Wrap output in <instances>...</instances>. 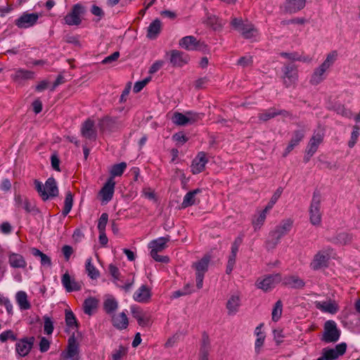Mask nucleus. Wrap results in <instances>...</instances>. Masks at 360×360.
<instances>
[{"label":"nucleus","mask_w":360,"mask_h":360,"mask_svg":"<svg viewBox=\"0 0 360 360\" xmlns=\"http://www.w3.org/2000/svg\"><path fill=\"white\" fill-rule=\"evenodd\" d=\"M293 220L290 218L283 219L275 229L269 233V239L266 241V245L274 248L280 242V240L287 235L292 228Z\"/></svg>","instance_id":"1"},{"label":"nucleus","mask_w":360,"mask_h":360,"mask_svg":"<svg viewBox=\"0 0 360 360\" xmlns=\"http://www.w3.org/2000/svg\"><path fill=\"white\" fill-rule=\"evenodd\" d=\"M34 184L35 189L44 201L47 200L49 198H54L58 195V188L53 177L49 178L44 185L37 179L34 180Z\"/></svg>","instance_id":"2"},{"label":"nucleus","mask_w":360,"mask_h":360,"mask_svg":"<svg viewBox=\"0 0 360 360\" xmlns=\"http://www.w3.org/2000/svg\"><path fill=\"white\" fill-rule=\"evenodd\" d=\"M169 240V237H160L156 240H152L148 246L151 249L150 255L151 257L158 262L168 263L169 259L167 256L159 255L158 252H162L167 248V243Z\"/></svg>","instance_id":"3"},{"label":"nucleus","mask_w":360,"mask_h":360,"mask_svg":"<svg viewBox=\"0 0 360 360\" xmlns=\"http://www.w3.org/2000/svg\"><path fill=\"white\" fill-rule=\"evenodd\" d=\"M341 332L338 328L334 321L328 320L325 322L323 333L321 340L326 343L336 342L340 337Z\"/></svg>","instance_id":"4"},{"label":"nucleus","mask_w":360,"mask_h":360,"mask_svg":"<svg viewBox=\"0 0 360 360\" xmlns=\"http://www.w3.org/2000/svg\"><path fill=\"white\" fill-rule=\"evenodd\" d=\"M210 262V257L205 255L192 265L195 270L196 287L198 290L202 288L204 276L208 270Z\"/></svg>","instance_id":"5"},{"label":"nucleus","mask_w":360,"mask_h":360,"mask_svg":"<svg viewBox=\"0 0 360 360\" xmlns=\"http://www.w3.org/2000/svg\"><path fill=\"white\" fill-rule=\"evenodd\" d=\"M282 80L283 85L286 88L294 86L298 79V71L295 65L288 63L285 65L282 68Z\"/></svg>","instance_id":"6"},{"label":"nucleus","mask_w":360,"mask_h":360,"mask_svg":"<svg viewBox=\"0 0 360 360\" xmlns=\"http://www.w3.org/2000/svg\"><path fill=\"white\" fill-rule=\"evenodd\" d=\"M85 8L80 4H75L70 12H69L65 17V23L68 25H79L82 22V16L85 13Z\"/></svg>","instance_id":"7"},{"label":"nucleus","mask_w":360,"mask_h":360,"mask_svg":"<svg viewBox=\"0 0 360 360\" xmlns=\"http://www.w3.org/2000/svg\"><path fill=\"white\" fill-rule=\"evenodd\" d=\"M321 195L314 193L309 209L310 221L313 225H319L321 222Z\"/></svg>","instance_id":"8"},{"label":"nucleus","mask_w":360,"mask_h":360,"mask_svg":"<svg viewBox=\"0 0 360 360\" xmlns=\"http://www.w3.org/2000/svg\"><path fill=\"white\" fill-rule=\"evenodd\" d=\"M331 249L319 251L314 256L310 263V267L314 271L328 266V261L331 255Z\"/></svg>","instance_id":"9"},{"label":"nucleus","mask_w":360,"mask_h":360,"mask_svg":"<svg viewBox=\"0 0 360 360\" xmlns=\"http://www.w3.org/2000/svg\"><path fill=\"white\" fill-rule=\"evenodd\" d=\"M98 127L101 131L114 132L123 127V124L116 117L105 116L99 120Z\"/></svg>","instance_id":"10"},{"label":"nucleus","mask_w":360,"mask_h":360,"mask_svg":"<svg viewBox=\"0 0 360 360\" xmlns=\"http://www.w3.org/2000/svg\"><path fill=\"white\" fill-rule=\"evenodd\" d=\"M166 56L174 68H181L190 60L187 53L176 49L167 52Z\"/></svg>","instance_id":"11"},{"label":"nucleus","mask_w":360,"mask_h":360,"mask_svg":"<svg viewBox=\"0 0 360 360\" xmlns=\"http://www.w3.org/2000/svg\"><path fill=\"white\" fill-rule=\"evenodd\" d=\"M282 276L280 274H270L264 277L263 279H258L256 285L258 288L264 292H267L274 288L276 285L281 282Z\"/></svg>","instance_id":"12"},{"label":"nucleus","mask_w":360,"mask_h":360,"mask_svg":"<svg viewBox=\"0 0 360 360\" xmlns=\"http://www.w3.org/2000/svg\"><path fill=\"white\" fill-rule=\"evenodd\" d=\"M179 44L188 51H203L206 47L203 41L197 40L193 36H186L181 38Z\"/></svg>","instance_id":"13"},{"label":"nucleus","mask_w":360,"mask_h":360,"mask_svg":"<svg viewBox=\"0 0 360 360\" xmlns=\"http://www.w3.org/2000/svg\"><path fill=\"white\" fill-rule=\"evenodd\" d=\"M34 342V338H24L19 340L15 344V351L20 357H25L31 351Z\"/></svg>","instance_id":"14"},{"label":"nucleus","mask_w":360,"mask_h":360,"mask_svg":"<svg viewBox=\"0 0 360 360\" xmlns=\"http://www.w3.org/2000/svg\"><path fill=\"white\" fill-rule=\"evenodd\" d=\"M347 344L341 342L335 346V349L325 348L323 349L322 357L324 360H335L339 356L343 355L346 352Z\"/></svg>","instance_id":"15"},{"label":"nucleus","mask_w":360,"mask_h":360,"mask_svg":"<svg viewBox=\"0 0 360 360\" xmlns=\"http://www.w3.org/2000/svg\"><path fill=\"white\" fill-rule=\"evenodd\" d=\"M78 343L75 338L72 336L68 339V345L65 352L62 354L64 360H78L79 348Z\"/></svg>","instance_id":"16"},{"label":"nucleus","mask_w":360,"mask_h":360,"mask_svg":"<svg viewBox=\"0 0 360 360\" xmlns=\"http://www.w3.org/2000/svg\"><path fill=\"white\" fill-rule=\"evenodd\" d=\"M187 116L179 112H175L172 116L173 123L179 126H185L188 123H193L199 119V115L193 114L191 112H187Z\"/></svg>","instance_id":"17"},{"label":"nucleus","mask_w":360,"mask_h":360,"mask_svg":"<svg viewBox=\"0 0 360 360\" xmlns=\"http://www.w3.org/2000/svg\"><path fill=\"white\" fill-rule=\"evenodd\" d=\"M115 181L112 179H108L101 191L99 195L103 202L107 203L110 201L115 192Z\"/></svg>","instance_id":"18"},{"label":"nucleus","mask_w":360,"mask_h":360,"mask_svg":"<svg viewBox=\"0 0 360 360\" xmlns=\"http://www.w3.org/2000/svg\"><path fill=\"white\" fill-rule=\"evenodd\" d=\"M38 19L39 15L37 13H25L15 20V25L20 28H27L33 26Z\"/></svg>","instance_id":"19"},{"label":"nucleus","mask_w":360,"mask_h":360,"mask_svg":"<svg viewBox=\"0 0 360 360\" xmlns=\"http://www.w3.org/2000/svg\"><path fill=\"white\" fill-rule=\"evenodd\" d=\"M208 160L206 158L205 152H199L197 156L193 159L191 164V172L193 174H197L202 172L207 163Z\"/></svg>","instance_id":"20"},{"label":"nucleus","mask_w":360,"mask_h":360,"mask_svg":"<svg viewBox=\"0 0 360 360\" xmlns=\"http://www.w3.org/2000/svg\"><path fill=\"white\" fill-rule=\"evenodd\" d=\"M61 282L67 292L79 291L82 288V283L72 278L68 272L63 275Z\"/></svg>","instance_id":"21"},{"label":"nucleus","mask_w":360,"mask_h":360,"mask_svg":"<svg viewBox=\"0 0 360 360\" xmlns=\"http://www.w3.org/2000/svg\"><path fill=\"white\" fill-rule=\"evenodd\" d=\"M81 134L85 139L89 140H96L97 132L94 127V122L91 119H87L81 127Z\"/></svg>","instance_id":"22"},{"label":"nucleus","mask_w":360,"mask_h":360,"mask_svg":"<svg viewBox=\"0 0 360 360\" xmlns=\"http://www.w3.org/2000/svg\"><path fill=\"white\" fill-rule=\"evenodd\" d=\"M324 134L320 131H314L311 137L307 148L309 155H314L317 151L319 145L323 142Z\"/></svg>","instance_id":"23"},{"label":"nucleus","mask_w":360,"mask_h":360,"mask_svg":"<svg viewBox=\"0 0 360 360\" xmlns=\"http://www.w3.org/2000/svg\"><path fill=\"white\" fill-rule=\"evenodd\" d=\"M240 307V295L239 293H234L231 295L226 304V307L228 310L229 315H235Z\"/></svg>","instance_id":"24"},{"label":"nucleus","mask_w":360,"mask_h":360,"mask_svg":"<svg viewBox=\"0 0 360 360\" xmlns=\"http://www.w3.org/2000/svg\"><path fill=\"white\" fill-rule=\"evenodd\" d=\"M210 349L211 345L209 335L206 332H203L200 342L199 360H208Z\"/></svg>","instance_id":"25"},{"label":"nucleus","mask_w":360,"mask_h":360,"mask_svg":"<svg viewBox=\"0 0 360 360\" xmlns=\"http://www.w3.org/2000/svg\"><path fill=\"white\" fill-rule=\"evenodd\" d=\"M151 297L150 289L146 285H142L134 294L133 298L141 303L148 302Z\"/></svg>","instance_id":"26"},{"label":"nucleus","mask_w":360,"mask_h":360,"mask_svg":"<svg viewBox=\"0 0 360 360\" xmlns=\"http://www.w3.org/2000/svg\"><path fill=\"white\" fill-rule=\"evenodd\" d=\"M304 137V131L303 129L295 131L288 146L286 147L283 154V156L286 157L294 149V148L300 143Z\"/></svg>","instance_id":"27"},{"label":"nucleus","mask_w":360,"mask_h":360,"mask_svg":"<svg viewBox=\"0 0 360 360\" xmlns=\"http://www.w3.org/2000/svg\"><path fill=\"white\" fill-rule=\"evenodd\" d=\"M281 281L283 285L295 289H302L305 285V282L295 275L285 276Z\"/></svg>","instance_id":"28"},{"label":"nucleus","mask_w":360,"mask_h":360,"mask_svg":"<svg viewBox=\"0 0 360 360\" xmlns=\"http://www.w3.org/2000/svg\"><path fill=\"white\" fill-rule=\"evenodd\" d=\"M306 4V0H286L285 11L289 13H295L302 10Z\"/></svg>","instance_id":"29"},{"label":"nucleus","mask_w":360,"mask_h":360,"mask_svg":"<svg viewBox=\"0 0 360 360\" xmlns=\"http://www.w3.org/2000/svg\"><path fill=\"white\" fill-rule=\"evenodd\" d=\"M112 322L115 328L120 330L127 328L129 324L128 318L124 312L113 316Z\"/></svg>","instance_id":"30"},{"label":"nucleus","mask_w":360,"mask_h":360,"mask_svg":"<svg viewBox=\"0 0 360 360\" xmlns=\"http://www.w3.org/2000/svg\"><path fill=\"white\" fill-rule=\"evenodd\" d=\"M327 70L326 67L321 64L314 70L310 79V83L313 85L320 84L325 79L324 74Z\"/></svg>","instance_id":"31"},{"label":"nucleus","mask_w":360,"mask_h":360,"mask_svg":"<svg viewBox=\"0 0 360 360\" xmlns=\"http://www.w3.org/2000/svg\"><path fill=\"white\" fill-rule=\"evenodd\" d=\"M162 28V23L159 19L154 20L148 27L147 37L150 39L158 37Z\"/></svg>","instance_id":"32"},{"label":"nucleus","mask_w":360,"mask_h":360,"mask_svg":"<svg viewBox=\"0 0 360 360\" xmlns=\"http://www.w3.org/2000/svg\"><path fill=\"white\" fill-rule=\"evenodd\" d=\"M8 262L13 268H25L27 263L24 257L17 253H11L8 255Z\"/></svg>","instance_id":"33"},{"label":"nucleus","mask_w":360,"mask_h":360,"mask_svg":"<svg viewBox=\"0 0 360 360\" xmlns=\"http://www.w3.org/2000/svg\"><path fill=\"white\" fill-rule=\"evenodd\" d=\"M15 299L21 310L30 309L31 304L28 301L27 293L25 291H18L15 295Z\"/></svg>","instance_id":"34"},{"label":"nucleus","mask_w":360,"mask_h":360,"mask_svg":"<svg viewBox=\"0 0 360 360\" xmlns=\"http://www.w3.org/2000/svg\"><path fill=\"white\" fill-rule=\"evenodd\" d=\"M12 78L15 81L32 79L34 78V72L32 71L19 68L15 71L14 75H12Z\"/></svg>","instance_id":"35"},{"label":"nucleus","mask_w":360,"mask_h":360,"mask_svg":"<svg viewBox=\"0 0 360 360\" xmlns=\"http://www.w3.org/2000/svg\"><path fill=\"white\" fill-rule=\"evenodd\" d=\"M200 190L197 188L188 192L184 198L183 202L181 205V208H186L195 204V195L200 193Z\"/></svg>","instance_id":"36"},{"label":"nucleus","mask_w":360,"mask_h":360,"mask_svg":"<svg viewBox=\"0 0 360 360\" xmlns=\"http://www.w3.org/2000/svg\"><path fill=\"white\" fill-rule=\"evenodd\" d=\"M15 204L18 207L23 208L27 212L30 213L34 210V206L26 198H23L20 195L15 196Z\"/></svg>","instance_id":"37"},{"label":"nucleus","mask_w":360,"mask_h":360,"mask_svg":"<svg viewBox=\"0 0 360 360\" xmlns=\"http://www.w3.org/2000/svg\"><path fill=\"white\" fill-rule=\"evenodd\" d=\"M205 22L214 30H219L223 27L221 20L214 15L207 14Z\"/></svg>","instance_id":"38"},{"label":"nucleus","mask_w":360,"mask_h":360,"mask_svg":"<svg viewBox=\"0 0 360 360\" xmlns=\"http://www.w3.org/2000/svg\"><path fill=\"white\" fill-rule=\"evenodd\" d=\"M316 307L324 312L335 314L338 311L337 305L331 302H316Z\"/></svg>","instance_id":"39"},{"label":"nucleus","mask_w":360,"mask_h":360,"mask_svg":"<svg viewBox=\"0 0 360 360\" xmlns=\"http://www.w3.org/2000/svg\"><path fill=\"white\" fill-rule=\"evenodd\" d=\"M98 304V301L95 297H90L86 299L83 304L84 313L91 315L93 310L97 308Z\"/></svg>","instance_id":"40"},{"label":"nucleus","mask_w":360,"mask_h":360,"mask_svg":"<svg viewBox=\"0 0 360 360\" xmlns=\"http://www.w3.org/2000/svg\"><path fill=\"white\" fill-rule=\"evenodd\" d=\"M127 168V163L124 162H120L119 164L113 165L111 167L110 174V176L108 179H112L114 180L115 176H120L124 173V170Z\"/></svg>","instance_id":"41"},{"label":"nucleus","mask_w":360,"mask_h":360,"mask_svg":"<svg viewBox=\"0 0 360 360\" xmlns=\"http://www.w3.org/2000/svg\"><path fill=\"white\" fill-rule=\"evenodd\" d=\"M240 33L245 39H250L256 36L257 34V30L252 24L246 22V25Z\"/></svg>","instance_id":"42"},{"label":"nucleus","mask_w":360,"mask_h":360,"mask_svg":"<svg viewBox=\"0 0 360 360\" xmlns=\"http://www.w3.org/2000/svg\"><path fill=\"white\" fill-rule=\"evenodd\" d=\"M31 252L34 257H39L41 265L50 266L51 265V260L49 257L46 254L41 252L36 248L31 249Z\"/></svg>","instance_id":"43"},{"label":"nucleus","mask_w":360,"mask_h":360,"mask_svg":"<svg viewBox=\"0 0 360 360\" xmlns=\"http://www.w3.org/2000/svg\"><path fill=\"white\" fill-rule=\"evenodd\" d=\"M117 307L118 303L114 298H108L105 300L103 303V309L108 314L114 313L117 310Z\"/></svg>","instance_id":"44"},{"label":"nucleus","mask_w":360,"mask_h":360,"mask_svg":"<svg viewBox=\"0 0 360 360\" xmlns=\"http://www.w3.org/2000/svg\"><path fill=\"white\" fill-rule=\"evenodd\" d=\"M268 212H269L268 210H266L265 209H264L260 212L259 216L255 217V218L252 219V225H253L255 231L259 229L262 227V226L264 224Z\"/></svg>","instance_id":"45"},{"label":"nucleus","mask_w":360,"mask_h":360,"mask_svg":"<svg viewBox=\"0 0 360 360\" xmlns=\"http://www.w3.org/2000/svg\"><path fill=\"white\" fill-rule=\"evenodd\" d=\"M73 205V196L70 191L66 193L65 198L64 201V207L62 211V214L66 216L70 212Z\"/></svg>","instance_id":"46"},{"label":"nucleus","mask_w":360,"mask_h":360,"mask_svg":"<svg viewBox=\"0 0 360 360\" xmlns=\"http://www.w3.org/2000/svg\"><path fill=\"white\" fill-rule=\"evenodd\" d=\"M86 271L88 276L92 279H96L99 277V271L91 264V258H89L86 262Z\"/></svg>","instance_id":"47"},{"label":"nucleus","mask_w":360,"mask_h":360,"mask_svg":"<svg viewBox=\"0 0 360 360\" xmlns=\"http://www.w3.org/2000/svg\"><path fill=\"white\" fill-rule=\"evenodd\" d=\"M338 51H332L326 56V60L321 63L327 69H329L336 61L338 58Z\"/></svg>","instance_id":"48"},{"label":"nucleus","mask_w":360,"mask_h":360,"mask_svg":"<svg viewBox=\"0 0 360 360\" xmlns=\"http://www.w3.org/2000/svg\"><path fill=\"white\" fill-rule=\"evenodd\" d=\"M65 323L70 328L78 327L76 317L71 310L65 309Z\"/></svg>","instance_id":"49"},{"label":"nucleus","mask_w":360,"mask_h":360,"mask_svg":"<svg viewBox=\"0 0 360 360\" xmlns=\"http://www.w3.org/2000/svg\"><path fill=\"white\" fill-rule=\"evenodd\" d=\"M276 116V109L274 108H271L264 112H261L258 115V118L259 120L266 122L270 119H272Z\"/></svg>","instance_id":"50"},{"label":"nucleus","mask_w":360,"mask_h":360,"mask_svg":"<svg viewBox=\"0 0 360 360\" xmlns=\"http://www.w3.org/2000/svg\"><path fill=\"white\" fill-rule=\"evenodd\" d=\"M283 193V188L281 187H279L276 189V191L274 192L273 195L271 198L270 201L268 202L266 206L265 207V210L269 211L272 209L274 205L276 204L278 198L281 197V194Z\"/></svg>","instance_id":"51"},{"label":"nucleus","mask_w":360,"mask_h":360,"mask_svg":"<svg viewBox=\"0 0 360 360\" xmlns=\"http://www.w3.org/2000/svg\"><path fill=\"white\" fill-rule=\"evenodd\" d=\"M283 304L281 300H278L274 305L272 310V320L274 321H278L282 314Z\"/></svg>","instance_id":"52"},{"label":"nucleus","mask_w":360,"mask_h":360,"mask_svg":"<svg viewBox=\"0 0 360 360\" xmlns=\"http://www.w3.org/2000/svg\"><path fill=\"white\" fill-rule=\"evenodd\" d=\"M281 56L283 58H288L292 61H307V58L302 57L301 55H299L297 52L292 53H286L282 52L281 53Z\"/></svg>","instance_id":"53"},{"label":"nucleus","mask_w":360,"mask_h":360,"mask_svg":"<svg viewBox=\"0 0 360 360\" xmlns=\"http://www.w3.org/2000/svg\"><path fill=\"white\" fill-rule=\"evenodd\" d=\"M0 340L2 342L8 340L15 341L17 340V335L12 330H7L1 333Z\"/></svg>","instance_id":"54"},{"label":"nucleus","mask_w":360,"mask_h":360,"mask_svg":"<svg viewBox=\"0 0 360 360\" xmlns=\"http://www.w3.org/2000/svg\"><path fill=\"white\" fill-rule=\"evenodd\" d=\"M359 127L357 125H354L353 127V131L351 134L350 140L348 142V146L350 148H353L355 146V144L359 139Z\"/></svg>","instance_id":"55"},{"label":"nucleus","mask_w":360,"mask_h":360,"mask_svg":"<svg viewBox=\"0 0 360 360\" xmlns=\"http://www.w3.org/2000/svg\"><path fill=\"white\" fill-rule=\"evenodd\" d=\"M44 330L47 335H51L53 331V323L51 319L49 316H44Z\"/></svg>","instance_id":"56"},{"label":"nucleus","mask_w":360,"mask_h":360,"mask_svg":"<svg viewBox=\"0 0 360 360\" xmlns=\"http://www.w3.org/2000/svg\"><path fill=\"white\" fill-rule=\"evenodd\" d=\"M246 25L245 22L242 20V18H233L231 21V25L233 27V28L238 32H240V31L243 30V28Z\"/></svg>","instance_id":"57"},{"label":"nucleus","mask_w":360,"mask_h":360,"mask_svg":"<svg viewBox=\"0 0 360 360\" xmlns=\"http://www.w3.org/2000/svg\"><path fill=\"white\" fill-rule=\"evenodd\" d=\"M108 221V214L107 213H103L98 219V232L105 231V227Z\"/></svg>","instance_id":"58"},{"label":"nucleus","mask_w":360,"mask_h":360,"mask_svg":"<svg viewBox=\"0 0 360 360\" xmlns=\"http://www.w3.org/2000/svg\"><path fill=\"white\" fill-rule=\"evenodd\" d=\"M127 354V349L122 345L119 347L118 349L113 352L112 354V360H120Z\"/></svg>","instance_id":"59"},{"label":"nucleus","mask_w":360,"mask_h":360,"mask_svg":"<svg viewBox=\"0 0 360 360\" xmlns=\"http://www.w3.org/2000/svg\"><path fill=\"white\" fill-rule=\"evenodd\" d=\"M150 81V77H146L144 79L141 81L136 82L134 84L133 91L134 93H139L140 92L144 86Z\"/></svg>","instance_id":"60"},{"label":"nucleus","mask_w":360,"mask_h":360,"mask_svg":"<svg viewBox=\"0 0 360 360\" xmlns=\"http://www.w3.org/2000/svg\"><path fill=\"white\" fill-rule=\"evenodd\" d=\"M236 255H230L229 257V260L226 265V273L227 274H230L235 266L236 264Z\"/></svg>","instance_id":"61"},{"label":"nucleus","mask_w":360,"mask_h":360,"mask_svg":"<svg viewBox=\"0 0 360 360\" xmlns=\"http://www.w3.org/2000/svg\"><path fill=\"white\" fill-rule=\"evenodd\" d=\"M119 57H120V52L119 51H115L113 53H112L111 55L105 57L102 60V64H110V63H112V62L116 61L118 59Z\"/></svg>","instance_id":"62"},{"label":"nucleus","mask_w":360,"mask_h":360,"mask_svg":"<svg viewBox=\"0 0 360 360\" xmlns=\"http://www.w3.org/2000/svg\"><path fill=\"white\" fill-rule=\"evenodd\" d=\"M352 237L347 233H340L337 236L338 241L341 244H346L351 241Z\"/></svg>","instance_id":"63"},{"label":"nucleus","mask_w":360,"mask_h":360,"mask_svg":"<svg viewBox=\"0 0 360 360\" xmlns=\"http://www.w3.org/2000/svg\"><path fill=\"white\" fill-rule=\"evenodd\" d=\"M62 252L64 255L65 260L69 261L70 256L73 253V248L70 245H65L62 248Z\"/></svg>","instance_id":"64"}]
</instances>
